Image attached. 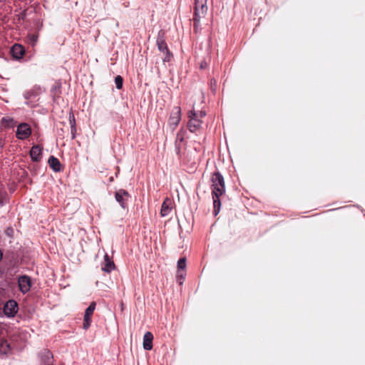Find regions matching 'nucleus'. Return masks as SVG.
Listing matches in <instances>:
<instances>
[{
    "label": "nucleus",
    "instance_id": "f257e3e1",
    "mask_svg": "<svg viewBox=\"0 0 365 365\" xmlns=\"http://www.w3.org/2000/svg\"><path fill=\"white\" fill-rule=\"evenodd\" d=\"M207 0H195V11L193 17L194 29L197 31L200 26V21L204 18L207 11Z\"/></svg>",
    "mask_w": 365,
    "mask_h": 365
},
{
    "label": "nucleus",
    "instance_id": "f03ea898",
    "mask_svg": "<svg viewBox=\"0 0 365 365\" xmlns=\"http://www.w3.org/2000/svg\"><path fill=\"white\" fill-rule=\"evenodd\" d=\"M225 192V181L220 173H215L212 176V195L222 196Z\"/></svg>",
    "mask_w": 365,
    "mask_h": 365
},
{
    "label": "nucleus",
    "instance_id": "7ed1b4c3",
    "mask_svg": "<svg viewBox=\"0 0 365 365\" xmlns=\"http://www.w3.org/2000/svg\"><path fill=\"white\" fill-rule=\"evenodd\" d=\"M188 117L190 118L187 123L188 129L194 133L200 128L202 121L198 118V113L194 109L190 111Z\"/></svg>",
    "mask_w": 365,
    "mask_h": 365
},
{
    "label": "nucleus",
    "instance_id": "20e7f679",
    "mask_svg": "<svg viewBox=\"0 0 365 365\" xmlns=\"http://www.w3.org/2000/svg\"><path fill=\"white\" fill-rule=\"evenodd\" d=\"M31 129L29 124L26 123H21L18 125L16 130V137L19 139L24 140L30 136Z\"/></svg>",
    "mask_w": 365,
    "mask_h": 365
},
{
    "label": "nucleus",
    "instance_id": "39448f33",
    "mask_svg": "<svg viewBox=\"0 0 365 365\" xmlns=\"http://www.w3.org/2000/svg\"><path fill=\"white\" fill-rule=\"evenodd\" d=\"M115 200L120 205V206L125 209L127 207V201L130 198V194L123 189H120L115 193Z\"/></svg>",
    "mask_w": 365,
    "mask_h": 365
},
{
    "label": "nucleus",
    "instance_id": "423d86ee",
    "mask_svg": "<svg viewBox=\"0 0 365 365\" xmlns=\"http://www.w3.org/2000/svg\"><path fill=\"white\" fill-rule=\"evenodd\" d=\"M156 43L158 46V50L163 53H167L168 56H169V49L168 48L167 43L165 40V32L163 30H160L157 36Z\"/></svg>",
    "mask_w": 365,
    "mask_h": 365
},
{
    "label": "nucleus",
    "instance_id": "0eeeda50",
    "mask_svg": "<svg viewBox=\"0 0 365 365\" xmlns=\"http://www.w3.org/2000/svg\"><path fill=\"white\" fill-rule=\"evenodd\" d=\"M3 310L6 316L14 317L18 311L17 303L14 300H9L4 304Z\"/></svg>",
    "mask_w": 365,
    "mask_h": 365
},
{
    "label": "nucleus",
    "instance_id": "6e6552de",
    "mask_svg": "<svg viewBox=\"0 0 365 365\" xmlns=\"http://www.w3.org/2000/svg\"><path fill=\"white\" fill-rule=\"evenodd\" d=\"M180 119L181 109L180 107H175L170 116L169 123L175 128L179 124Z\"/></svg>",
    "mask_w": 365,
    "mask_h": 365
},
{
    "label": "nucleus",
    "instance_id": "1a4fd4ad",
    "mask_svg": "<svg viewBox=\"0 0 365 365\" xmlns=\"http://www.w3.org/2000/svg\"><path fill=\"white\" fill-rule=\"evenodd\" d=\"M18 282L19 289L23 293H26L30 290L31 284V279L29 277L25 275L20 277Z\"/></svg>",
    "mask_w": 365,
    "mask_h": 365
},
{
    "label": "nucleus",
    "instance_id": "9d476101",
    "mask_svg": "<svg viewBox=\"0 0 365 365\" xmlns=\"http://www.w3.org/2000/svg\"><path fill=\"white\" fill-rule=\"evenodd\" d=\"M41 365H53V354L48 350H43L40 354Z\"/></svg>",
    "mask_w": 365,
    "mask_h": 365
},
{
    "label": "nucleus",
    "instance_id": "9b49d317",
    "mask_svg": "<svg viewBox=\"0 0 365 365\" xmlns=\"http://www.w3.org/2000/svg\"><path fill=\"white\" fill-rule=\"evenodd\" d=\"M42 148L39 145H34L30 151V156L33 161L38 162L41 158Z\"/></svg>",
    "mask_w": 365,
    "mask_h": 365
},
{
    "label": "nucleus",
    "instance_id": "f8f14e48",
    "mask_svg": "<svg viewBox=\"0 0 365 365\" xmlns=\"http://www.w3.org/2000/svg\"><path fill=\"white\" fill-rule=\"evenodd\" d=\"M115 269V264L113 261H112L108 254L104 255V262L101 267L102 271L105 272H110L112 270Z\"/></svg>",
    "mask_w": 365,
    "mask_h": 365
},
{
    "label": "nucleus",
    "instance_id": "ddd939ff",
    "mask_svg": "<svg viewBox=\"0 0 365 365\" xmlns=\"http://www.w3.org/2000/svg\"><path fill=\"white\" fill-rule=\"evenodd\" d=\"M172 210V201L168 197L165 198L161 207L160 214L163 217L168 215Z\"/></svg>",
    "mask_w": 365,
    "mask_h": 365
},
{
    "label": "nucleus",
    "instance_id": "4468645a",
    "mask_svg": "<svg viewBox=\"0 0 365 365\" xmlns=\"http://www.w3.org/2000/svg\"><path fill=\"white\" fill-rule=\"evenodd\" d=\"M153 336L150 331H147L143 336V348L145 350H150L153 348Z\"/></svg>",
    "mask_w": 365,
    "mask_h": 365
},
{
    "label": "nucleus",
    "instance_id": "2eb2a0df",
    "mask_svg": "<svg viewBox=\"0 0 365 365\" xmlns=\"http://www.w3.org/2000/svg\"><path fill=\"white\" fill-rule=\"evenodd\" d=\"M48 163L49 166L53 169L55 172H59L61 170V164L59 160L54 156L51 155L48 158Z\"/></svg>",
    "mask_w": 365,
    "mask_h": 365
},
{
    "label": "nucleus",
    "instance_id": "dca6fc26",
    "mask_svg": "<svg viewBox=\"0 0 365 365\" xmlns=\"http://www.w3.org/2000/svg\"><path fill=\"white\" fill-rule=\"evenodd\" d=\"M11 52L16 58H20L24 54V49L21 45L15 44L11 48Z\"/></svg>",
    "mask_w": 365,
    "mask_h": 365
},
{
    "label": "nucleus",
    "instance_id": "f3484780",
    "mask_svg": "<svg viewBox=\"0 0 365 365\" xmlns=\"http://www.w3.org/2000/svg\"><path fill=\"white\" fill-rule=\"evenodd\" d=\"M11 350L10 345L6 339H0V354H6Z\"/></svg>",
    "mask_w": 365,
    "mask_h": 365
},
{
    "label": "nucleus",
    "instance_id": "a211bd4d",
    "mask_svg": "<svg viewBox=\"0 0 365 365\" xmlns=\"http://www.w3.org/2000/svg\"><path fill=\"white\" fill-rule=\"evenodd\" d=\"M184 137L183 134L181 132L177 133L176 139H175V150L178 155L180 154V143L183 141Z\"/></svg>",
    "mask_w": 365,
    "mask_h": 365
},
{
    "label": "nucleus",
    "instance_id": "6ab92c4d",
    "mask_svg": "<svg viewBox=\"0 0 365 365\" xmlns=\"http://www.w3.org/2000/svg\"><path fill=\"white\" fill-rule=\"evenodd\" d=\"M220 196L212 195L214 213L215 215H217L219 213L220 210L221 203H220Z\"/></svg>",
    "mask_w": 365,
    "mask_h": 365
},
{
    "label": "nucleus",
    "instance_id": "aec40b11",
    "mask_svg": "<svg viewBox=\"0 0 365 365\" xmlns=\"http://www.w3.org/2000/svg\"><path fill=\"white\" fill-rule=\"evenodd\" d=\"M69 121H70L71 127L72 138H74L76 128V121H75L74 115L73 113L69 114Z\"/></svg>",
    "mask_w": 365,
    "mask_h": 365
},
{
    "label": "nucleus",
    "instance_id": "412c9836",
    "mask_svg": "<svg viewBox=\"0 0 365 365\" xmlns=\"http://www.w3.org/2000/svg\"><path fill=\"white\" fill-rule=\"evenodd\" d=\"M95 308H96V303L91 302L90 304V305L88 306V307L86 309L84 317H86V318H88V317L91 318V315L93 314V313L95 310Z\"/></svg>",
    "mask_w": 365,
    "mask_h": 365
},
{
    "label": "nucleus",
    "instance_id": "4be33fe9",
    "mask_svg": "<svg viewBox=\"0 0 365 365\" xmlns=\"http://www.w3.org/2000/svg\"><path fill=\"white\" fill-rule=\"evenodd\" d=\"M123 79L120 76H117L115 78V83L118 89H121L123 87Z\"/></svg>",
    "mask_w": 365,
    "mask_h": 365
},
{
    "label": "nucleus",
    "instance_id": "5701e85b",
    "mask_svg": "<svg viewBox=\"0 0 365 365\" xmlns=\"http://www.w3.org/2000/svg\"><path fill=\"white\" fill-rule=\"evenodd\" d=\"M51 92L55 96H58L61 93V84L56 83L51 88Z\"/></svg>",
    "mask_w": 365,
    "mask_h": 365
},
{
    "label": "nucleus",
    "instance_id": "b1692460",
    "mask_svg": "<svg viewBox=\"0 0 365 365\" xmlns=\"http://www.w3.org/2000/svg\"><path fill=\"white\" fill-rule=\"evenodd\" d=\"M186 266L185 258H180L178 262V267L180 269H183Z\"/></svg>",
    "mask_w": 365,
    "mask_h": 365
},
{
    "label": "nucleus",
    "instance_id": "393cba45",
    "mask_svg": "<svg viewBox=\"0 0 365 365\" xmlns=\"http://www.w3.org/2000/svg\"><path fill=\"white\" fill-rule=\"evenodd\" d=\"M91 325V318L90 317H88L86 318V317H84V319H83V328L85 329H87Z\"/></svg>",
    "mask_w": 365,
    "mask_h": 365
},
{
    "label": "nucleus",
    "instance_id": "a878e982",
    "mask_svg": "<svg viewBox=\"0 0 365 365\" xmlns=\"http://www.w3.org/2000/svg\"><path fill=\"white\" fill-rule=\"evenodd\" d=\"M29 40H30V41H31V44H32L33 46H34V45H35V43H36V41H37L38 36H37L36 35H34V34H30V35L29 36Z\"/></svg>",
    "mask_w": 365,
    "mask_h": 365
},
{
    "label": "nucleus",
    "instance_id": "bb28decb",
    "mask_svg": "<svg viewBox=\"0 0 365 365\" xmlns=\"http://www.w3.org/2000/svg\"><path fill=\"white\" fill-rule=\"evenodd\" d=\"M163 54L164 55V57L163 58V62H169L173 57V55L170 51H169V56H168L167 53H163Z\"/></svg>",
    "mask_w": 365,
    "mask_h": 365
},
{
    "label": "nucleus",
    "instance_id": "cd10ccee",
    "mask_svg": "<svg viewBox=\"0 0 365 365\" xmlns=\"http://www.w3.org/2000/svg\"><path fill=\"white\" fill-rule=\"evenodd\" d=\"M197 113H198V118L200 119V118H203L205 116L206 113L205 111H202V110H200V111H198L197 112Z\"/></svg>",
    "mask_w": 365,
    "mask_h": 365
},
{
    "label": "nucleus",
    "instance_id": "c85d7f7f",
    "mask_svg": "<svg viewBox=\"0 0 365 365\" xmlns=\"http://www.w3.org/2000/svg\"><path fill=\"white\" fill-rule=\"evenodd\" d=\"M2 257H3V252H2L1 250H0V261L1 260Z\"/></svg>",
    "mask_w": 365,
    "mask_h": 365
}]
</instances>
